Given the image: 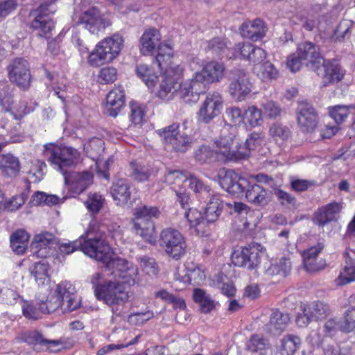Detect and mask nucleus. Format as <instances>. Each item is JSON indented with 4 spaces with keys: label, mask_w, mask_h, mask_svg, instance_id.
Wrapping results in <instances>:
<instances>
[{
    "label": "nucleus",
    "mask_w": 355,
    "mask_h": 355,
    "mask_svg": "<svg viewBox=\"0 0 355 355\" xmlns=\"http://www.w3.org/2000/svg\"><path fill=\"white\" fill-rule=\"evenodd\" d=\"M299 125L304 131H313L318 123V116L314 108L309 104H303L297 114Z\"/></svg>",
    "instance_id": "obj_26"
},
{
    "label": "nucleus",
    "mask_w": 355,
    "mask_h": 355,
    "mask_svg": "<svg viewBox=\"0 0 355 355\" xmlns=\"http://www.w3.org/2000/svg\"><path fill=\"white\" fill-rule=\"evenodd\" d=\"M266 26L260 19L253 21H244L239 28L240 33L243 37L257 41L266 35Z\"/></svg>",
    "instance_id": "obj_23"
},
{
    "label": "nucleus",
    "mask_w": 355,
    "mask_h": 355,
    "mask_svg": "<svg viewBox=\"0 0 355 355\" xmlns=\"http://www.w3.org/2000/svg\"><path fill=\"white\" fill-rule=\"evenodd\" d=\"M343 322V331L350 332L355 328V309H348L345 315Z\"/></svg>",
    "instance_id": "obj_64"
},
{
    "label": "nucleus",
    "mask_w": 355,
    "mask_h": 355,
    "mask_svg": "<svg viewBox=\"0 0 355 355\" xmlns=\"http://www.w3.org/2000/svg\"><path fill=\"white\" fill-rule=\"evenodd\" d=\"M296 52L301 59L307 61L306 66L312 71L322 62V57L319 51V47L311 42H305L298 45Z\"/></svg>",
    "instance_id": "obj_18"
},
{
    "label": "nucleus",
    "mask_w": 355,
    "mask_h": 355,
    "mask_svg": "<svg viewBox=\"0 0 355 355\" xmlns=\"http://www.w3.org/2000/svg\"><path fill=\"white\" fill-rule=\"evenodd\" d=\"M244 195L249 202L254 205H262L267 203V191L257 184H250Z\"/></svg>",
    "instance_id": "obj_39"
},
{
    "label": "nucleus",
    "mask_w": 355,
    "mask_h": 355,
    "mask_svg": "<svg viewBox=\"0 0 355 355\" xmlns=\"http://www.w3.org/2000/svg\"><path fill=\"white\" fill-rule=\"evenodd\" d=\"M24 340L28 345H32L33 350L36 352H42L44 350L53 352V347L64 344V342L61 339H46L40 332L37 331L28 332L26 335Z\"/></svg>",
    "instance_id": "obj_20"
},
{
    "label": "nucleus",
    "mask_w": 355,
    "mask_h": 355,
    "mask_svg": "<svg viewBox=\"0 0 355 355\" xmlns=\"http://www.w3.org/2000/svg\"><path fill=\"white\" fill-rule=\"evenodd\" d=\"M188 175L179 170H168L164 177V181L175 188H180L183 184L187 183Z\"/></svg>",
    "instance_id": "obj_49"
},
{
    "label": "nucleus",
    "mask_w": 355,
    "mask_h": 355,
    "mask_svg": "<svg viewBox=\"0 0 355 355\" xmlns=\"http://www.w3.org/2000/svg\"><path fill=\"white\" fill-rule=\"evenodd\" d=\"M103 234H101L99 236H94L92 232L87 233V239L83 238L82 236L79 239L67 243H62L60 245V250L62 253L69 254L74 251L80 249L85 254L90 257V254L87 253L85 250V248H87V245L92 241H100L102 239Z\"/></svg>",
    "instance_id": "obj_29"
},
{
    "label": "nucleus",
    "mask_w": 355,
    "mask_h": 355,
    "mask_svg": "<svg viewBox=\"0 0 355 355\" xmlns=\"http://www.w3.org/2000/svg\"><path fill=\"white\" fill-rule=\"evenodd\" d=\"M257 76L263 81L277 80L279 77V71L273 64L266 61L259 66Z\"/></svg>",
    "instance_id": "obj_48"
},
{
    "label": "nucleus",
    "mask_w": 355,
    "mask_h": 355,
    "mask_svg": "<svg viewBox=\"0 0 355 355\" xmlns=\"http://www.w3.org/2000/svg\"><path fill=\"white\" fill-rule=\"evenodd\" d=\"M313 71L323 79L324 85L340 81L345 74L344 70L338 61L325 60L324 58H322V62L314 68Z\"/></svg>",
    "instance_id": "obj_13"
},
{
    "label": "nucleus",
    "mask_w": 355,
    "mask_h": 355,
    "mask_svg": "<svg viewBox=\"0 0 355 355\" xmlns=\"http://www.w3.org/2000/svg\"><path fill=\"white\" fill-rule=\"evenodd\" d=\"M205 50L216 56H222L228 50L226 40L222 37H214L207 42Z\"/></svg>",
    "instance_id": "obj_44"
},
{
    "label": "nucleus",
    "mask_w": 355,
    "mask_h": 355,
    "mask_svg": "<svg viewBox=\"0 0 355 355\" xmlns=\"http://www.w3.org/2000/svg\"><path fill=\"white\" fill-rule=\"evenodd\" d=\"M349 114H355L354 105H335L329 109V115L337 124L343 123Z\"/></svg>",
    "instance_id": "obj_45"
},
{
    "label": "nucleus",
    "mask_w": 355,
    "mask_h": 355,
    "mask_svg": "<svg viewBox=\"0 0 355 355\" xmlns=\"http://www.w3.org/2000/svg\"><path fill=\"white\" fill-rule=\"evenodd\" d=\"M31 28L37 31L40 36L49 37V34L54 28V22L49 17L39 15L32 21Z\"/></svg>",
    "instance_id": "obj_40"
},
{
    "label": "nucleus",
    "mask_w": 355,
    "mask_h": 355,
    "mask_svg": "<svg viewBox=\"0 0 355 355\" xmlns=\"http://www.w3.org/2000/svg\"><path fill=\"white\" fill-rule=\"evenodd\" d=\"M160 34L155 28L146 31L140 39V51L142 54L152 53L156 46L160 44Z\"/></svg>",
    "instance_id": "obj_31"
},
{
    "label": "nucleus",
    "mask_w": 355,
    "mask_h": 355,
    "mask_svg": "<svg viewBox=\"0 0 355 355\" xmlns=\"http://www.w3.org/2000/svg\"><path fill=\"white\" fill-rule=\"evenodd\" d=\"M263 137L261 134L254 132L248 136L244 144L239 142L236 162L249 157L251 151L255 150L258 146L261 145Z\"/></svg>",
    "instance_id": "obj_30"
},
{
    "label": "nucleus",
    "mask_w": 355,
    "mask_h": 355,
    "mask_svg": "<svg viewBox=\"0 0 355 355\" xmlns=\"http://www.w3.org/2000/svg\"><path fill=\"white\" fill-rule=\"evenodd\" d=\"M222 104V96L219 93L209 94L198 112L199 121L209 123L220 113Z\"/></svg>",
    "instance_id": "obj_14"
},
{
    "label": "nucleus",
    "mask_w": 355,
    "mask_h": 355,
    "mask_svg": "<svg viewBox=\"0 0 355 355\" xmlns=\"http://www.w3.org/2000/svg\"><path fill=\"white\" fill-rule=\"evenodd\" d=\"M159 245L164 249L166 254L175 260L180 259L186 253L185 239L175 229L163 230L160 233Z\"/></svg>",
    "instance_id": "obj_8"
},
{
    "label": "nucleus",
    "mask_w": 355,
    "mask_h": 355,
    "mask_svg": "<svg viewBox=\"0 0 355 355\" xmlns=\"http://www.w3.org/2000/svg\"><path fill=\"white\" fill-rule=\"evenodd\" d=\"M193 297L194 301L200 306V310L202 313H208L215 308V302L211 296L204 290L195 288L193 290Z\"/></svg>",
    "instance_id": "obj_41"
},
{
    "label": "nucleus",
    "mask_w": 355,
    "mask_h": 355,
    "mask_svg": "<svg viewBox=\"0 0 355 355\" xmlns=\"http://www.w3.org/2000/svg\"><path fill=\"white\" fill-rule=\"evenodd\" d=\"M125 100L124 92L120 87L111 90L106 96L104 113L108 116L116 117L125 105Z\"/></svg>",
    "instance_id": "obj_21"
},
{
    "label": "nucleus",
    "mask_w": 355,
    "mask_h": 355,
    "mask_svg": "<svg viewBox=\"0 0 355 355\" xmlns=\"http://www.w3.org/2000/svg\"><path fill=\"white\" fill-rule=\"evenodd\" d=\"M85 250L90 254V257L95 259L103 264L107 270H112V275L119 277V273H123L130 267L129 263L124 259L114 257L112 249L104 236L100 241H92L87 245Z\"/></svg>",
    "instance_id": "obj_4"
},
{
    "label": "nucleus",
    "mask_w": 355,
    "mask_h": 355,
    "mask_svg": "<svg viewBox=\"0 0 355 355\" xmlns=\"http://www.w3.org/2000/svg\"><path fill=\"white\" fill-rule=\"evenodd\" d=\"M132 186L127 180H119L113 183L110 189V193L117 205L125 206L129 202Z\"/></svg>",
    "instance_id": "obj_24"
},
{
    "label": "nucleus",
    "mask_w": 355,
    "mask_h": 355,
    "mask_svg": "<svg viewBox=\"0 0 355 355\" xmlns=\"http://www.w3.org/2000/svg\"><path fill=\"white\" fill-rule=\"evenodd\" d=\"M253 44L250 42H239L233 48V55L235 58L248 60L250 52L253 50Z\"/></svg>",
    "instance_id": "obj_60"
},
{
    "label": "nucleus",
    "mask_w": 355,
    "mask_h": 355,
    "mask_svg": "<svg viewBox=\"0 0 355 355\" xmlns=\"http://www.w3.org/2000/svg\"><path fill=\"white\" fill-rule=\"evenodd\" d=\"M49 269V264L46 260L42 259L33 264L30 268V271L34 277L35 282L39 284H43L44 280L48 277Z\"/></svg>",
    "instance_id": "obj_46"
},
{
    "label": "nucleus",
    "mask_w": 355,
    "mask_h": 355,
    "mask_svg": "<svg viewBox=\"0 0 355 355\" xmlns=\"http://www.w3.org/2000/svg\"><path fill=\"white\" fill-rule=\"evenodd\" d=\"M268 345L267 341L259 335H253L251 336L248 345V350L252 352H257L260 354L266 353V347Z\"/></svg>",
    "instance_id": "obj_53"
},
{
    "label": "nucleus",
    "mask_w": 355,
    "mask_h": 355,
    "mask_svg": "<svg viewBox=\"0 0 355 355\" xmlns=\"http://www.w3.org/2000/svg\"><path fill=\"white\" fill-rule=\"evenodd\" d=\"M184 219L187 224L180 226L181 229H187L193 227L196 234L199 236H207V234L204 231L205 218L202 216L201 213L196 209H189L184 213Z\"/></svg>",
    "instance_id": "obj_28"
},
{
    "label": "nucleus",
    "mask_w": 355,
    "mask_h": 355,
    "mask_svg": "<svg viewBox=\"0 0 355 355\" xmlns=\"http://www.w3.org/2000/svg\"><path fill=\"white\" fill-rule=\"evenodd\" d=\"M353 245L347 247L343 254L345 266L344 272L339 277L342 284L355 281V248Z\"/></svg>",
    "instance_id": "obj_27"
},
{
    "label": "nucleus",
    "mask_w": 355,
    "mask_h": 355,
    "mask_svg": "<svg viewBox=\"0 0 355 355\" xmlns=\"http://www.w3.org/2000/svg\"><path fill=\"white\" fill-rule=\"evenodd\" d=\"M123 38L115 34L100 42L88 58L91 65L98 67L113 60L120 53L123 46Z\"/></svg>",
    "instance_id": "obj_6"
},
{
    "label": "nucleus",
    "mask_w": 355,
    "mask_h": 355,
    "mask_svg": "<svg viewBox=\"0 0 355 355\" xmlns=\"http://www.w3.org/2000/svg\"><path fill=\"white\" fill-rule=\"evenodd\" d=\"M104 199L98 193L89 194L87 199L85 201V205L89 212L97 214L103 207Z\"/></svg>",
    "instance_id": "obj_54"
},
{
    "label": "nucleus",
    "mask_w": 355,
    "mask_h": 355,
    "mask_svg": "<svg viewBox=\"0 0 355 355\" xmlns=\"http://www.w3.org/2000/svg\"><path fill=\"white\" fill-rule=\"evenodd\" d=\"M20 169V162L17 157L10 153L0 155V170L5 176L15 177Z\"/></svg>",
    "instance_id": "obj_32"
},
{
    "label": "nucleus",
    "mask_w": 355,
    "mask_h": 355,
    "mask_svg": "<svg viewBox=\"0 0 355 355\" xmlns=\"http://www.w3.org/2000/svg\"><path fill=\"white\" fill-rule=\"evenodd\" d=\"M94 293L96 298L108 305L114 317L124 315V306L130 298L129 291L123 283L114 280H106L95 286Z\"/></svg>",
    "instance_id": "obj_1"
},
{
    "label": "nucleus",
    "mask_w": 355,
    "mask_h": 355,
    "mask_svg": "<svg viewBox=\"0 0 355 355\" xmlns=\"http://www.w3.org/2000/svg\"><path fill=\"white\" fill-rule=\"evenodd\" d=\"M281 343L280 352L282 354L291 355L299 348L301 339L296 336L288 335L282 339Z\"/></svg>",
    "instance_id": "obj_47"
},
{
    "label": "nucleus",
    "mask_w": 355,
    "mask_h": 355,
    "mask_svg": "<svg viewBox=\"0 0 355 355\" xmlns=\"http://www.w3.org/2000/svg\"><path fill=\"white\" fill-rule=\"evenodd\" d=\"M119 277L121 278L125 284L129 286L135 284L138 282V268L132 263L123 273H119Z\"/></svg>",
    "instance_id": "obj_62"
},
{
    "label": "nucleus",
    "mask_w": 355,
    "mask_h": 355,
    "mask_svg": "<svg viewBox=\"0 0 355 355\" xmlns=\"http://www.w3.org/2000/svg\"><path fill=\"white\" fill-rule=\"evenodd\" d=\"M179 125L173 123L171 125L159 129L157 132L166 143H169L176 152L185 153L193 144L192 139L185 133L178 130Z\"/></svg>",
    "instance_id": "obj_11"
},
{
    "label": "nucleus",
    "mask_w": 355,
    "mask_h": 355,
    "mask_svg": "<svg viewBox=\"0 0 355 355\" xmlns=\"http://www.w3.org/2000/svg\"><path fill=\"white\" fill-rule=\"evenodd\" d=\"M130 176L138 182L148 180L152 175H155L157 171L149 165H141L137 162L130 163Z\"/></svg>",
    "instance_id": "obj_38"
},
{
    "label": "nucleus",
    "mask_w": 355,
    "mask_h": 355,
    "mask_svg": "<svg viewBox=\"0 0 355 355\" xmlns=\"http://www.w3.org/2000/svg\"><path fill=\"white\" fill-rule=\"evenodd\" d=\"M135 71L137 76L148 87L153 86L157 78L153 69L145 64H137Z\"/></svg>",
    "instance_id": "obj_52"
},
{
    "label": "nucleus",
    "mask_w": 355,
    "mask_h": 355,
    "mask_svg": "<svg viewBox=\"0 0 355 355\" xmlns=\"http://www.w3.org/2000/svg\"><path fill=\"white\" fill-rule=\"evenodd\" d=\"M116 79V70L114 67L103 68L98 75V82L101 84L113 83Z\"/></svg>",
    "instance_id": "obj_63"
},
{
    "label": "nucleus",
    "mask_w": 355,
    "mask_h": 355,
    "mask_svg": "<svg viewBox=\"0 0 355 355\" xmlns=\"http://www.w3.org/2000/svg\"><path fill=\"white\" fill-rule=\"evenodd\" d=\"M291 262L289 259L282 258L276 263H272L266 270L265 273L268 276H279L286 277L291 272Z\"/></svg>",
    "instance_id": "obj_42"
},
{
    "label": "nucleus",
    "mask_w": 355,
    "mask_h": 355,
    "mask_svg": "<svg viewBox=\"0 0 355 355\" xmlns=\"http://www.w3.org/2000/svg\"><path fill=\"white\" fill-rule=\"evenodd\" d=\"M158 212V209L156 207L141 205L135 208L134 218L132 219H137L139 217L145 220H152V218L156 217Z\"/></svg>",
    "instance_id": "obj_59"
},
{
    "label": "nucleus",
    "mask_w": 355,
    "mask_h": 355,
    "mask_svg": "<svg viewBox=\"0 0 355 355\" xmlns=\"http://www.w3.org/2000/svg\"><path fill=\"white\" fill-rule=\"evenodd\" d=\"M263 254L260 244L251 243L234 250L231 259L234 266L252 270L258 268Z\"/></svg>",
    "instance_id": "obj_9"
},
{
    "label": "nucleus",
    "mask_w": 355,
    "mask_h": 355,
    "mask_svg": "<svg viewBox=\"0 0 355 355\" xmlns=\"http://www.w3.org/2000/svg\"><path fill=\"white\" fill-rule=\"evenodd\" d=\"M44 155L55 169L64 177L65 183L69 181L70 169L79 162L80 153L77 149L53 143L44 146Z\"/></svg>",
    "instance_id": "obj_2"
},
{
    "label": "nucleus",
    "mask_w": 355,
    "mask_h": 355,
    "mask_svg": "<svg viewBox=\"0 0 355 355\" xmlns=\"http://www.w3.org/2000/svg\"><path fill=\"white\" fill-rule=\"evenodd\" d=\"M179 74H172V71L166 70L159 85L158 96L164 101H170L178 96L186 103H196L194 100V91L189 79L180 82Z\"/></svg>",
    "instance_id": "obj_3"
},
{
    "label": "nucleus",
    "mask_w": 355,
    "mask_h": 355,
    "mask_svg": "<svg viewBox=\"0 0 355 355\" xmlns=\"http://www.w3.org/2000/svg\"><path fill=\"white\" fill-rule=\"evenodd\" d=\"M93 182V175L89 171L76 173L71 176L69 174V181L67 184H71L74 192L80 193L83 192Z\"/></svg>",
    "instance_id": "obj_35"
},
{
    "label": "nucleus",
    "mask_w": 355,
    "mask_h": 355,
    "mask_svg": "<svg viewBox=\"0 0 355 355\" xmlns=\"http://www.w3.org/2000/svg\"><path fill=\"white\" fill-rule=\"evenodd\" d=\"M239 140L236 127L224 125L214 145L218 155L227 160L236 162Z\"/></svg>",
    "instance_id": "obj_7"
},
{
    "label": "nucleus",
    "mask_w": 355,
    "mask_h": 355,
    "mask_svg": "<svg viewBox=\"0 0 355 355\" xmlns=\"http://www.w3.org/2000/svg\"><path fill=\"white\" fill-rule=\"evenodd\" d=\"M220 184L229 193L236 197L243 196L250 182L244 178L240 177L233 171H228L220 179Z\"/></svg>",
    "instance_id": "obj_16"
},
{
    "label": "nucleus",
    "mask_w": 355,
    "mask_h": 355,
    "mask_svg": "<svg viewBox=\"0 0 355 355\" xmlns=\"http://www.w3.org/2000/svg\"><path fill=\"white\" fill-rule=\"evenodd\" d=\"M243 115L241 110L237 107H230L225 110V121L235 127L243 121Z\"/></svg>",
    "instance_id": "obj_58"
},
{
    "label": "nucleus",
    "mask_w": 355,
    "mask_h": 355,
    "mask_svg": "<svg viewBox=\"0 0 355 355\" xmlns=\"http://www.w3.org/2000/svg\"><path fill=\"white\" fill-rule=\"evenodd\" d=\"M244 116L247 122L252 127L260 125L263 121L261 110L254 105L249 107L245 111Z\"/></svg>",
    "instance_id": "obj_55"
},
{
    "label": "nucleus",
    "mask_w": 355,
    "mask_h": 355,
    "mask_svg": "<svg viewBox=\"0 0 355 355\" xmlns=\"http://www.w3.org/2000/svg\"><path fill=\"white\" fill-rule=\"evenodd\" d=\"M55 293L60 302L76 295V288L73 285L67 282H63L58 284Z\"/></svg>",
    "instance_id": "obj_57"
},
{
    "label": "nucleus",
    "mask_w": 355,
    "mask_h": 355,
    "mask_svg": "<svg viewBox=\"0 0 355 355\" xmlns=\"http://www.w3.org/2000/svg\"><path fill=\"white\" fill-rule=\"evenodd\" d=\"M343 209L342 203L332 202L319 208L314 214L313 221L319 226H324L329 223L336 220V216Z\"/></svg>",
    "instance_id": "obj_22"
},
{
    "label": "nucleus",
    "mask_w": 355,
    "mask_h": 355,
    "mask_svg": "<svg viewBox=\"0 0 355 355\" xmlns=\"http://www.w3.org/2000/svg\"><path fill=\"white\" fill-rule=\"evenodd\" d=\"M173 55L172 48L166 44H159L157 46V55L155 58V63L157 64L159 69L162 70L164 64H167Z\"/></svg>",
    "instance_id": "obj_51"
},
{
    "label": "nucleus",
    "mask_w": 355,
    "mask_h": 355,
    "mask_svg": "<svg viewBox=\"0 0 355 355\" xmlns=\"http://www.w3.org/2000/svg\"><path fill=\"white\" fill-rule=\"evenodd\" d=\"M218 150L211 148L209 146L202 144L194 150V158L200 164L211 163L217 159Z\"/></svg>",
    "instance_id": "obj_43"
},
{
    "label": "nucleus",
    "mask_w": 355,
    "mask_h": 355,
    "mask_svg": "<svg viewBox=\"0 0 355 355\" xmlns=\"http://www.w3.org/2000/svg\"><path fill=\"white\" fill-rule=\"evenodd\" d=\"M186 184L196 193L207 195L210 191L209 187L194 175H188Z\"/></svg>",
    "instance_id": "obj_56"
},
{
    "label": "nucleus",
    "mask_w": 355,
    "mask_h": 355,
    "mask_svg": "<svg viewBox=\"0 0 355 355\" xmlns=\"http://www.w3.org/2000/svg\"><path fill=\"white\" fill-rule=\"evenodd\" d=\"M30 236L24 230H18L10 235V247L17 254H23L27 248Z\"/></svg>",
    "instance_id": "obj_36"
},
{
    "label": "nucleus",
    "mask_w": 355,
    "mask_h": 355,
    "mask_svg": "<svg viewBox=\"0 0 355 355\" xmlns=\"http://www.w3.org/2000/svg\"><path fill=\"white\" fill-rule=\"evenodd\" d=\"M291 132L287 126L277 122L272 123L269 129L270 136L276 141L287 140L291 137Z\"/></svg>",
    "instance_id": "obj_50"
},
{
    "label": "nucleus",
    "mask_w": 355,
    "mask_h": 355,
    "mask_svg": "<svg viewBox=\"0 0 355 355\" xmlns=\"http://www.w3.org/2000/svg\"><path fill=\"white\" fill-rule=\"evenodd\" d=\"M10 80L18 87L26 89L31 85V74L29 64L24 58L14 59L8 66Z\"/></svg>",
    "instance_id": "obj_12"
},
{
    "label": "nucleus",
    "mask_w": 355,
    "mask_h": 355,
    "mask_svg": "<svg viewBox=\"0 0 355 355\" xmlns=\"http://www.w3.org/2000/svg\"><path fill=\"white\" fill-rule=\"evenodd\" d=\"M225 204L217 196H212L205 209L204 218L207 223L216 221Z\"/></svg>",
    "instance_id": "obj_37"
},
{
    "label": "nucleus",
    "mask_w": 355,
    "mask_h": 355,
    "mask_svg": "<svg viewBox=\"0 0 355 355\" xmlns=\"http://www.w3.org/2000/svg\"><path fill=\"white\" fill-rule=\"evenodd\" d=\"M14 87L7 82L0 83V112L13 113L11 105L14 103Z\"/></svg>",
    "instance_id": "obj_34"
},
{
    "label": "nucleus",
    "mask_w": 355,
    "mask_h": 355,
    "mask_svg": "<svg viewBox=\"0 0 355 355\" xmlns=\"http://www.w3.org/2000/svg\"><path fill=\"white\" fill-rule=\"evenodd\" d=\"M330 313L327 304L323 302H314L305 308L303 314L299 315L296 318L298 326L304 327L311 321H317L324 319Z\"/></svg>",
    "instance_id": "obj_15"
},
{
    "label": "nucleus",
    "mask_w": 355,
    "mask_h": 355,
    "mask_svg": "<svg viewBox=\"0 0 355 355\" xmlns=\"http://www.w3.org/2000/svg\"><path fill=\"white\" fill-rule=\"evenodd\" d=\"M136 234L146 241L151 243L155 239V225L153 220H145L138 217L132 219Z\"/></svg>",
    "instance_id": "obj_33"
},
{
    "label": "nucleus",
    "mask_w": 355,
    "mask_h": 355,
    "mask_svg": "<svg viewBox=\"0 0 355 355\" xmlns=\"http://www.w3.org/2000/svg\"><path fill=\"white\" fill-rule=\"evenodd\" d=\"M57 243L55 236L48 232H42L34 236L31 248L37 257L46 258L51 252V248Z\"/></svg>",
    "instance_id": "obj_17"
},
{
    "label": "nucleus",
    "mask_w": 355,
    "mask_h": 355,
    "mask_svg": "<svg viewBox=\"0 0 355 355\" xmlns=\"http://www.w3.org/2000/svg\"><path fill=\"white\" fill-rule=\"evenodd\" d=\"M228 92L232 98L241 102L252 92V83L249 80L248 73L243 69L234 68L228 74Z\"/></svg>",
    "instance_id": "obj_10"
},
{
    "label": "nucleus",
    "mask_w": 355,
    "mask_h": 355,
    "mask_svg": "<svg viewBox=\"0 0 355 355\" xmlns=\"http://www.w3.org/2000/svg\"><path fill=\"white\" fill-rule=\"evenodd\" d=\"M78 24H82L90 33H97L101 29H104L107 24L101 18L98 9L92 7L85 10L80 17Z\"/></svg>",
    "instance_id": "obj_19"
},
{
    "label": "nucleus",
    "mask_w": 355,
    "mask_h": 355,
    "mask_svg": "<svg viewBox=\"0 0 355 355\" xmlns=\"http://www.w3.org/2000/svg\"><path fill=\"white\" fill-rule=\"evenodd\" d=\"M289 321L288 313L275 310L270 315L269 322L265 325V330L270 334L279 336L285 330Z\"/></svg>",
    "instance_id": "obj_25"
},
{
    "label": "nucleus",
    "mask_w": 355,
    "mask_h": 355,
    "mask_svg": "<svg viewBox=\"0 0 355 355\" xmlns=\"http://www.w3.org/2000/svg\"><path fill=\"white\" fill-rule=\"evenodd\" d=\"M224 70L223 64L211 61L200 71L196 72L189 79L194 91V100L198 101L200 94L206 92L207 84L219 82L223 77Z\"/></svg>",
    "instance_id": "obj_5"
},
{
    "label": "nucleus",
    "mask_w": 355,
    "mask_h": 355,
    "mask_svg": "<svg viewBox=\"0 0 355 355\" xmlns=\"http://www.w3.org/2000/svg\"><path fill=\"white\" fill-rule=\"evenodd\" d=\"M152 311L137 312L129 315L128 322L132 325H142L153 317Z\"/></svg>",
    "instance_id": "obj_61"
}]
</instances>
